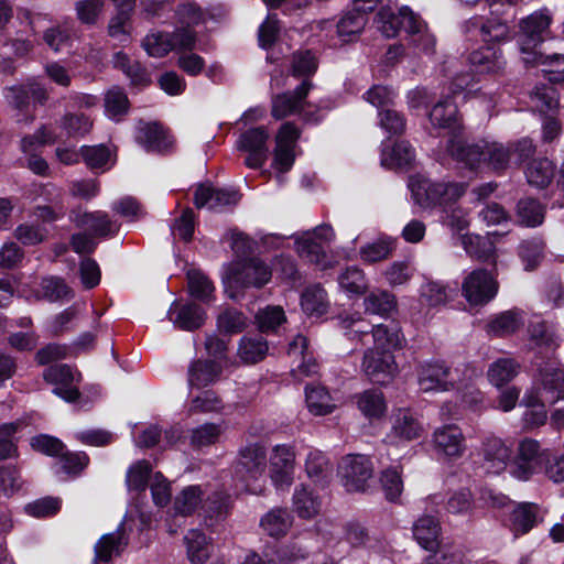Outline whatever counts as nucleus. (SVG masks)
<instances>
[{"instance_id":"7ed1b4c3","label":"nucleus","mask_w":564,"mask_h":564,"mask_svg":"<svg viewBox=\"0 0 564 564\" xmlns=\"http://www.w3.org/2000/svg\"><path fill=\"white\" fill-rule=\"evenodd\" d=\"M484 163L496 172L520 166L535 153V145L529 138H521L513 142L502 143L498 141L482 140Z\"/></svg>"},{"instance_id":"4d7b16f0","label":"nucleus","mask_w":564,"mask_h":564,"mask_svg":"<svg viewBox=\"0 0 564 564\" xmlns=\"http://www.w3.org/2000/svg\"><path fill=\"white\" fill-rule=\"evenodd\" d=\"M305 470L308 478L315 482H321L328 477L332 468L326 456L322 452L312 449L308 452L305 459Z\"/></svg>"},{"instance_id":"b1692460","label":"nucleus","mask_w":564,"mask_h":564,"mask_svg":"<svg viewBox=\"0 0 564 564\" xmlns=\"http://www.w3.org/2000/svg\"><path fill=\"white\" fill-rule=\"evenodd\" d=\"M294 460L295 455L290 447L279 445L274 448L271 456V478L278 487L292 482Z\"/></svg>"},{"instance_id":"774afa93","label":"nucleus","mask_w":564,"mask_h":564,"mask_svg":"<svg viewBox=\"0 0 564 564\" xmlns=\"http://www.w3.org/2000/svg\"><path fill=\"white\" fill-rule=\"evenodd\" d=\"M142 45L147 53L153 57H162L173 51L170 33H150L144 37Z\"/></svg>"},{"instance_id":"a211bd4d","label":"nucleus","mask_w":564,"mask_h":564,"mask_svg":"<svg viewBox=\"0 0 564 564\" xmlns=\"http://www.w3.org/2000/svg\"><path fill=\"white\" fill-rule=\"evenodd\" d=\"M239 199L240 195L237 191L216 188L212 185H199L194 195V203L197 208L220 209L226 206L236 205Z\"/></svg>"},{"instance_id":"a878e982","label":"nucleus","mask_w":564,"mask_h":564,"mask_svg":"<svg viewBox=\"0 0 564 564\" xmlns=\"http://www.w3.org/2000/svg\"><path fill=\"white\" fill-rule=\"evenodd\" d=\"M532 44H528V42H521V53L522 61L527 65H549V66H557V69H546L550 74L554 76L550 79L553 82H561L564 79V55L563 54H543L533 50Z\"/></svg>"},{"instance_id":"aec40b11","label":"nucleus","mask_w":564,"mask_h":564,"mask_svg":"<svg viewBox=\"0 0 564 564\" xmlns=\"http://www.w3.org/2000/svg\"><path fill=\"white\" fill-rule=\"evenodd\" d=\"M541 521H543L541 508L534 502L518 503L509 518L510 530L514 538L529 533Z\"/></svg>"},{"instance_id":"052dcab7","label":"nucleus","mask_w":564,"mask_h":564,"mask_svg":"<svg viewBox=\"0 0 564 564\" xmlns=\"http://www.w3.org/2000/svg\"><path fill=\"white\" fill-rule=\"evenodd\" d=\"M393 249L394 245L392 239L380 238L364 246L360 249V257L364 262L375 263L386 260L388 257H390Z\"/></svg>"},{"instance_id":"a19ab883","label":"nucleus","mask_w":564,"mask_h":564,"mask_svg":"<svg viewBox=\"0 0 564 564\" xmlns=\"http://www.w3.org/2000/svg\"><path fill=\"white\" fill-rule=\"evenodd\" d=\"M545 243L543 239L533 237L522 240L518 247V256L525 271L535 270L544 258Z\"/></svg>"},{"instance_id":"c9c22d12","label":"nucleus","mask_w":564,"mask_h":564,"mask_svg":"<svg viewBox=\"0 0 564 564\" xmlns=\"http://www.w3.org/2000/svg\"><path fill=\"white\" fill-rule=\"evenodd\" d=\"M292 500L294 512L302 519H312L321 510V500L304 485L295 488Z\"/></svg>"},{"instance_id":"cd10ccee","label":"nucleus","mask_w":564,"mask_h":564,"mask_svg":"<svg viewBox=\"0 0 564 564\" xmlns=\"http://www.w3.org/2000/svg\"><path fill=\"white\" fill-rule=\"evenodd\" d=\"M429 118L434 128L446 129L451 133H457L462 129L457 106L451 99L434 105Z\"/></svg>"},{"instance_id":"4468645a","label":"nucleus","mask_w":564,"mask_h":564,"mask_svg":"<svg viewBox=\"0 0 564 564\" xmlns=\"http://www.w3.org/2000/svg\"><path fill=\"white\" fill-rule=\"evenodd\" d=\"M480 451L482 466L488 473L499 475L507 469L510 471L512 451L503 440L489 435L484 438Z\"/></svg>"},{"instance_id":"09e8293b","label":"nucleus","mask_w":564,"mask_h":564,"mask_svg":"<svg viewBox=\"0 0 564 564\" xmlns=\"http://www.w3.org/2000/svg\"><path fill=\"white\" fill-rule=\"evenodd\" d=\"M375 347L372 349L398 348L402 344V334L395 324H379L371 328Z\"/></svg>"},{"instance_id":"473e14b6","label":"nucleus","mask_w":564,"mask_h":564,"mask_svg":"<svg viewBox=\"0 0 564 564\" xmlns=\"http://www.w3.org/2000/svg\"><path fill=\"white\" fill-rule=\"evenodd\" d=\"M469 62L478 73H497L506 64L501 51L491 46L474 51L469 56Z\"/></svg>"},{"instance_id":"ddd939ff","label":"nucleus","mask_w":564,"mask_h":564,"mask_svg":"<svg viewBox=\"0 0 564 564\" xmlns=\"http://www.w3.org/2000/svg\"><path fill=\"white\" fill-rule=\"evenodd\" d=\"M43 378L47 383L55 386L53 393L67 402H74L79 397L77 383L80 375L75 373L67 365H54L43 372Z\"/></svg>"},{"instance_id":"bf43d9fd","label":"nucleus","mask_w":564,"mask_h":564,"mask_svg":"<svg viewBox=\"0 0 564 564\" xmlns=\"http://www.w3.org/2000/svg\"><path fill=\"white\" fill-rule=\"evenodd\" d=\"M517 213L521 224L527 227L539 226L544 219V209L542 205L532 198L519 200Z\"/></svg>"},{"instance_id":"69168bd1","label":"nucleus","mask_w":564,"mask_h":564,"mask_svg":"<svg viewBox=\"0 0 564 564\" xmlns=\"http://www.w3.org/2000/svg\"><path fill=\"white\" fill-rule=\"evenodd\" d=\"M531 101L540 112L551 111L558 106V94L552 85L536 86L531 94Z\"/></svg>"},{"instance_id":"f257e3e1","label":"nucleus","mask_w":564,"mask_h":564,"mask_svg":"<svg viewBox=\"0 0 564 564\" xmlns=\"http://www.w3.org/2000/svg\"><path fill=\"white\" fill-rule=\"evenodd\" d=\"M416 382L422 392H447L471 388L474 371L466 366L452 368L443 360H426L416 367Z\"/></svg>"},{"instance_id":"423d86ee","label":"nucleus","mask_w":564,"mask_h":564,"mask_svg":"<svg viewBox=\"0 0 564 564\" xmlns=\"http://www.w3.org/2000/svg\"><path fill=\"white\" fill-rule=\"evenodd\" d=\"M533 391L540 399L554 404L564 399V365L549 360L539 366L533 380Z\"/></svg>"},{"instance_id":"ea45409f","label":"nucleus","mask_w":564,"mask_h":564,"mask_svg":"<svg viewBox=\"0 0 564 564\" xmlns=\"http://www.w3.org/2000/svg\"><path fill=\"white\" fill-rule=\"evenodd\" d=\"M260 525L269 535L279 538L286 534L291 528L292 516L286 509L274 508L262 517Z\"/></svg>"},{"instance_id":"e2e57ef3","label":"nucleus","mask_w":564,"mask_h":564,"mask_svg":"<svg viewBox=\"0 0 564 564\" xmlns=\"http://www.w3.org/2000/svg\"><path fill=\"white\" fill-rule=\"evenodd\" d=\"M137 140L147 151H162L166 148L165 133L156 124L142 127Z\"/></svg>"},{"instance_id":"5fc2aeb1","label":"nucleus","mask_w":564,"mask_h":564,"mask_svg":"<svg viewBox=\"0 0 564 564\" xmlns=\"http://www.w3.org/2000/svg\"><path fill=\"white\" fill-rule=\"evenodd\" d=\"M152 466L148 460H138L132 464L126 475L128 490L144 491L150 479Z\"/></svg>"},{"instance_id":"9d476101","label":"nucleus","mask_w":564,"mask_h":564,"mask_svg":"<svg viewBox=\"0 0 564 564\" xmlns=\"http://www.w3.org/2000/svg\"><path fill=\"white\" fill-rule=\"evenodd\" d=\"M361 366L367 377L378 384L391 382L398 372L394 356L387 349H367Z\"/></svg>"},{"instance_id":"13d9d810","label":"nucleus","mask_w":564,"mask_h":564,"mask_svg":"<svg viewBox=\"0 0 564 564\" xmlns=\"http://www.w3.org/2000/svg\"><path fill=\"white\" fill-rule=\"evenodd\" d=\"M203 490L200 486L194 485L184 488L175 498L174 509L182 516L192 514L202 503Z\"/></svg>"},{"instance_id":"603ef678","label":"nucleus","mask_w":564,"mask_h":564,"mask_svg":"<svg viewBox=\"0 0 564 564\" xmlns=\"http://www.w3.org/2000/svg\"><path fill=\"white\" fill-rule=\"evenodd\" d=\"M546 403V401L540 399L533 391L525 392L521 404L530 409L524 413V421L528 425L540 426L545 423L547 417L545 410Z\"/></svg>"},{"instance_id":"f704fd0d","label":"nucleus","mask_w":564,"mask_h":564,"mask_svg":"<svg viewBox=\"0 0 564 564\" xmlns=\"http://www.w3.org/2000/svg\"><path fill=\"white\" fill-rule=\"evenodd\" d=\"M520 368V364L513 358H499L489 366L487 377L491 384L500 388L513 380Z\"/></svg>"},{"instance_id":"20e7f679","label":"nucleus","mask_w":564,"mask_h":564,"mask_svg":"<svg viewBox=\"0 0 564 564\" xmlns=\"http://www.w3.org/2000/svg\"><path fill=\"white\" fill-rule=\"evenodd\" d=\"M272 276V269L262 260L252 258L237 263L226 276L224 283L228 296L237 300L248 288H262Z\"/></svg>"},{"instance_id":"1a4fd4ad","label":"nucleus","mask_w":564,"mask_h":564,"mask_svg":"<svg viewBox=\"0 0 564 564\" xmlns=\"http://www.w3.org/2000/svg\"><path fill=\"white\" fill-rule=\"evenodd\" d=\"M334 238L335 232L329 225H319L295 239L296 251L300 257L325 269L323 243H329Z\"/></svg>"},{"instance_id":"864d4df0","label":"nucleus","mask_w":564,"mask_h":564,"mask_svg":"<svg viewBox=\"0 0 564 564\" xmlns=\"http://www.w3.org/2000/svg\"><path fill=\"white\" fill-rule=\"evenodd\" d=\"M104 100L106 115L112 120H119L129 110V99L126 93L117 86L106 93Z\"/></svg>"},{"instance_id":"39448f33","label":"nucleus","mask_w":564,"mask_h":564,"mask_svg":"<svg viewBox=\"0 0 564 564\" xmlns=\"http://www.w3.org/2000/svg\"><path fill=\"white\" fill-rule=\"evenodd\" d=\"M546 455L547 452L536 440L530 437L521 440L517 445L514 456H512L510 475L520 481L530 480L543 468Z\"/></svg>"},{"instance_id":"7c9ffc66","label":"nucleus","mask_w":564,"mask_h":564,"mask_svg":"<svg viewBox=\"0 0 564 564\" xmlns=\"http://www.w3.org/2000/svg\"><path fill=\"white\" fill-rule=\"evenodd\" d=\"M128 538L123 530V523L112 533L102 535L95 545V557L98 561L108 562L113 555H119L126 547Z\"/></svg>"},{"instance_id":"f8f14e48","label":"nucleus","mask_w":564,"mask_h":564,"mask_svg":"<svg viewBox=\"0 0 564 564\" xmlns=\"http://www.w3.org/2000/svg\"><path fill=\"white\" fill-rule=\"evenodd\" d=\"M267 469V451L259 443L248 444L239 451L236 475L245 481L257 480Z\"/></svg>"},{"instance_id":"6e6552de","label":"nucleus","mask_w":564,"mask_h":564,"mask_svg":"<svg viewBox=\"0 0 564 564\" xmlns=\"http://www.w3.org/2000/svg\"><path fill=\"white\" fill-rule=\"evenodd\" d=\"M499 289L497 280L485 269L469 272L462 282V295L471 306L489 303Z\"/></svg>"},{"instance_id":"393cba45","label":"nucleus","mask_w":564,"mask_h":564,"mask_svg":"<svg viewBox=\"0 0 564 564\" xmlns=\"http://www.w3.org/2000/svg\"><path fill=\"white\" fill-rule=\"evenodd\" d=\"M447 152L455 161L469 169H476L480 163H484L482 140L477 143H467L463 139H451Z\"/></svg>"},{"instance_id":"2f4dec72","label":"nucleus","mask_w":564,"mask_h":564,"mask_svg":"<svg viewBox=\"0 0 564 564\" xmlns=\"http://www.w3.org/2000/svg\"><path fill=\"white\" fill-rule=\"evenodd\" d=\"M93 126L90 116L82 111L66 110L58 121V128L68 138L84 137L90 132Z\"/></svg>"},{"instance_id":"4c0bfd02","label":"nucleus","mask_w":564,"mask_h":564,"mask_svg":"<svg viewBox=\"0 0 564 564\" xmlns=\"http://www.w3.org/2000/svg\"><path fill=\"white\" fill-rule=\"evenodd\" d=\"M415 159L414 149L406 141L397 142L391 150H382L381 165L388 169L408 167Z\"/></svg>"},{"instance_id":"c85d7f7f","label":"nucleus","mask_w":564,"mask_h":564,"mask_svg":"<svg viewBox=\"0 0 564 564\" xmlns=\"http://www.w3.org/2000/svg\"><path fill=\"white\" fill-rule=\"evenodd\" d=\"M551 23V15L546 11H536L523 19L520 23L523 41L536 46L544 41Z\"/></svg>"},{"instance_id":"37998d69","label":"nucleus","mask_w":564,"mask_h":564,"mask_svg":"<svg viewBox=\"0 0 564 564\" xmlns=\"http://www.w3.org/2000/svg\"><path fill=\"white\" fill-rule=\"evenodd\" d=\"M529 344L531 349L552 351L558 346V338L549 325L538 322L529 327Z\"/></svg>"},{"instance_id":"6ab92c4d","label":"nucleus","mask_w":564,"mask_h":564,"mask_svg":"<svg viewBox=\"0 0 564 564\" xmlns=\"http://www.w3.org/2000/svg\"><path fill=\"white\" fill-rule=\"evenodd\" d=\"M70 218L76 227L88 230L94 237L105 238L119 230V225L101 210L77 213Z\"/></svg>"},{"instance_id":"6e6d98bb","label":"nucleus","mask_w":564,"mask_h":564,"mask_svg":"<svg viewBox=\"0 0 564 564\" xmlns=\"http://www.w3.org/2000/svg\"><path fill=\"white\" fill-rule=\"evenodd\" d=\"M402 471L399 466H391L382 470L380 484L384 496L390 501H397L403 491Z\"/></svg>"},{"instance_id":"58836bf2","label":"nucleus","mask_w":564,"mask_h":564,"mask_svg":"<svg viewBox=\"0 0 564 564\" xmlns=\"http://www.w3.org/2000/svg\"><path fill=\"white\" fill-rule=\"evenodd\" d=\"M356 403L360 412L368 419L381 417L387 410L383 393L376 389L357 394Z\"/></svg>"},{"instance_id":"e433bc0d","label":"nucleus","mask_w":564,"mask_h":564,"mask_svg":"<svg viewBox=\"0 0 564 564\" xmlns=\"http://www.w3.org/2000/svg\"><path fill=\"white\" fill-rule=\"evenodd\" d=\"M364 306L366 313L387 317L395 311L397 299L386 290H373L365 297Z\"/></svg>"},{"instance_id":"338daca9","label":"nucleus","mask_w":564,"mask_h":564,"mask_svg":"<svg viewBox=\"0 0 564 564\" xmlns=\"http://www.w3.org/2000/svg\"><path fill=\"white\" fill-rule=\"evenodd\" d=\"M338 282L340 288L350 294H362L368 288L364 272L357 267L347 268L346 271L339 275Z\"/></svg>"},{"instance_id":"412c9836","label":"nucleus","mask_w":564,"mask_h":564,"mask_svg":"<svg viewBox=\"0 0 564 564\" xmlns=\"http://www.w3.org/2000/svg\"><path fill=\"white\" fill-rule=\"evenodd\" d=\"M391 421V431L387 435L389 443L410 442L419 438L422 433L421 424L408 410L399 409Z\"/></svg>"},{"instance_id":"bb28decb","label":"nucleus","mask_w":564,"mask_h":564,"mask_svg":"<svg viewBox=\"0 0 564 564\" xmlns=\"http://www.w3.org/2000/svg\"><path fill=\"white\" fill-rule=\"evenodd\" d=\"M356 6V10L347 12L336 24V33L343 42L352 41L364 30L367 23L366 11L375 7L367 3Z\"/></svg>"},{"instance_id":"a18cd8bd","label":"nucleus","mask_w":564,"mask_h":564,"mask_svg":"<svg viewBox=\"0 0 564 564\" xmlns=\"http://www.w3.org/2000/svg\"><path fill=\"white\" fill-rule=\"evenodd\" d=\"M522 323L520 313L506 311L494 317L487 324V332L496 337H505L517 332Z\"/></svg>"},{"instance_id":"2eb2a0df","label":"nucleus","mask_w":564,"mask_h":564,"mask_svg":"<svg viewBox=\"0 0 564 564\" xmlns=\"http://www.w3.org/2000/svg\"><path fill=\"white\" fill-rule=\"evenodd\" d=\"M269 132L264 127H257L242 133L237 142L240 150L248 152L246 165L250 169H260L268 159L267 141Z\"/></svg>"},{"instance_id":"79ce46f5","label":"nucleus","mask_w":564,"mask_h":564,"mask_svg":"<svg viewBox=\"0 0 564 564\" xmlns=\"http://www.w3.org/2000/svg\"><path fill=\"white\" fill-rule=\"evenodd\" d=\"M189 413H215L227 415L230 413L223 399L214 391L206 390L196 395L189 405Z\"/></svg>"},{"instance_id":"5701e85b","label":"nucleus","mask_w":564,"mask_h":564,"mask_svg":"<svg viewBox=\"0 0 564 564\" xmlns=\"http://www.w3.org/2000/svg\"><path fill=\"white\" fill-rule=\"evenodd\" d=\"M223 373V367L214 360L197 359L191 362L187 371L189 388L202 389L216 383Z\"/></svg>"},{"instance_id":"dca6fc26","label":"nucleus","mask_w":564,"mask_h":564,"mask_svg":"<svg viewBox=\"0 0 564 564\" xmlns=\"http://www.w3.org/2000/svg\"><path fill=\"white\" fill-rule=\"evenodd\" d=\"M433 444L437 453L448 458H459L466 449L465 436L456 424H444L433 432Z\"/></svg>"},{"instance_id":"c756f323","label":"nucleus","mask_w":564,"mask_h":564,"mask_svg":"<svg viewBox=\"0 0 564 564\" xmlns=\"http://www.w3.org/2000/svg\"><path fill=\"white\" fill-rule=\"evenodd\" d=\"M441 527L431 516L419 518L413 524V536L427 551H436L440 545Z\"/></svg>"},{"instance_id":"72a5a7b5","label":"nucleus","mask_w":564,"mask_h":564,"mask_svg":"<svg viewBox=\"0 0 564 564\" xmlns=\"http://www.w3.org/2000/svg\"><path fill=\"white\" fill-rule=\"evenodd\" d=\"M186 553L193 564H203L212 553V545L207 536L197 529L189 530L184 536Z\"/></svg>"},{"instance_id":"f03ea898","label":"nucleus","mask_w":564,"mask_h":564,"mask_svg":"<svg viewBox=\"0 0 564 564\" xmlns=\"http://www.w3.org/2000/svg\"><path fill=\"white\" fill-rule=\"evenodd\" d=\"M409 187L415 203L422 208L447 206L459 199L466 192L464 183L433 182L422 175L410 177Z\"/></svg>"},{"instance_id":"0e129e2a","label":"nucleus","mask_w":564,"mask_h":564,"mask_svg":"<svg viewBox=\"0 0 564 564\" xmlns=\"http://www.w3.org/2000/svg\"><path fill=\"white\" fill-rule=\"evenodd\" d=\"M187 281L192 296L203 302H207L212 299L215 288L205 274L192 270L187 273Z\"/></svg>"},{"instance_id":"4be33fe9","label":"nucleus","mask_w":564,"mask_h":564,"mask_svg":"<svg viewBox=\"0 0 564 564\" xmlns=\"http://www.w3.org/2000/svg\"><path fill=\"white\" fill-rule=\"evenodd\" d=\"M167 315L176 328L187 332L202 327L205 322L204 310L194 303L181 305L174 301L169 308Z\"/></svg>"},{"instance_id":"8fccbe9b","label":"nucleus","mask_w":564,"mask_h":564,"mask_svg":"<svg viewBox=\"0 0 564 564\" xmlns=\"http://www.w3.org/2000/svg\"><path fill=\"white\" fill-rule=\"evenodd\" d=\"M223 432V424L206 422L191 431L189 444L194 448L214 445L218 443Z\"/></svg>"},{"instance_id":"f3484780","label":"nucleus","mask_w":564,"mask_h":564,"mask_svg":"<svg viewBox=\"0 0 564 564\" xmlns=\"http://www.w3.org/2000/svg\"><path fill=\"white\" fill-rule=\"evenodd\" d=\"M312 87L311 82L303 80L294 91L276 95L272 99V116L281 120L303 110L304 99Z\"/></svg>"},{"instance_id":"c03bdc74","label":"nucleus","mask_w":564,"mask_h":564,"mask_svg":"<svg viewBox=\"0 0 564 564\" xmlns=\"http://www.w3.org/2000/svg\"><path fill=\"white\" fill-rule=\"evenodd\" d=\"M306 404L314 415L332 413L336 405L328 391L322 386H308L305 389Z\"/></svg>"},{"instance_id":"49530a36","label":"nucleus","mask_w":564,"mask_h":564,"mask_svg":"<svg viewBox=\"0 0 564 564\" xmlns=\"http://www.w3.org/2000/svg\"><path fill=\"white\" fill-rule=\"evenodd\" d=\"M268 344L261 336H243L238 347V356L245 364H257L268 354Z\"/></svg>"},{"instance_id":"3c124183","label":"nucleus","mask_w":564,"mask_h":564,"mask_svg":"<svg viewBox=\"0 0 564 564\" xmlns=\"http://www.w3.org/2000/svg\"><path fill=\"white\" fill-rule=\"evenodd\" d=\"M301 306L308 315L321 316L325 314L328 306L325 290L319 285L307 288L302 294Z\"/></svg>"},{"instance_id":"0eeeda50","label":"nucleus","mask_w":564,"mask_h":564,"mask_svg":"<svg viewBox=\"0 0 564 564\" xmlns=\"http://www.w3.org/2000/svg\"><path fill=\"white\" fill-rule=\"evenodd\" d=\"M339 475L347 491L365 492L372 479V463L365 455H348L339 465Z\"/></svg>"},{"instance_id":"680f3d73","label":"nucleus","mask_w":564,"mask_h":564,"mask_svg":"<svg viewBox=\"0 0 564 564\" xmlns=\"http://www.w3.org/2000/svg\"><path fill=\"white\" fill-rule=\"evenodd\" d=\"M203 508L206 518L213 521L223 520L231 508L230 496L224 492H215L208 497Z\"/></svg>"},{"instance_id":"9b49d317","label":"nucleus","mask_w":564,"mask_h":564,"mask_svg":"<svg viewBox=\"0 0 564 564\" xmlns=\"http://www.w3.org/2000/svg\"><path fill=\"white\" fill-rule=\"evenodd\" d=\"M378 29L388 39L398 35L400 29L406 33H416L420 30V17L409 7L404 6L395 13L391 8H382L378 12Z\"/></svg>"},{"instance_id":"de8ad7c7","label":"nucleus","mask_w":564,"mask_h":564,"mask_svg":"<svg viewBox=\"0 0 564 564\" xmlns=\"http://www.w3.org/2000/svg\"><path fill=\"white\" fill-rule=\"evenodd\" d=\"M555 173V166L547 159L533 160L525 170V177L530 185L544 188L546 187Z\"/></svg>"}]
</instances>
